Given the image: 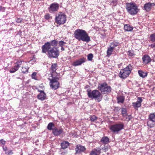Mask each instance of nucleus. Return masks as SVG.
I'll list each match as a JSON object with an SVG mask.
<instances>
[{
	"label": "nucleus",
	"mask_w": 155,
	"mask_h": 155,
	"mask_svg": "<svg viewBox=\"0 0 155 155\" xmlns=\"http://www.w3.org/2000/svg\"><path fill=\"white\" fill-rule=\"evenodd\" d=\"M74 35L75 38L79 41H82L88 43L91 41L90 37L84 30L77 29L74 31Z\"/></svg>",
	"instance_id": "f257e3e1"
},
{
	"label": "nucleus",
	"mask_w": 155,
	"mask_h": 155,
	"mask_svg": "<svg viewBox=\"0 0 155 155\" xmlns=\"http://www.w3.org/2000/svg\"><path fill=\"white\" fill-rule=\"evenodd\" d=\"M117 100L118 103H123L124 101V98L123 96H120L117 97Z\"/></svg>",
	"instance_id": "c85d7f7f"
},
{
	"label": "nucleus",
	"mask_w": 155,
	"mask_h": 155,
	"mask_svg": "<svg viewBox=\"0 0 155 155\" xmlns=\"http://www.w3.org/2000/svg\"><path fill=\"white\" fill-rule=\"evenodd\" d=\"M57 64H54L51 66V69L52 72H54L57 70L56 67Z\"/></svg>",
	"instance_id": "2f4dec72"
},
{
	"label": "nucleus",
	"mask_w": 155,
	"mask_h": 155,
	"mask_svg": "<svg viewBox=\"0 0 155 155\" xmlns=\"http://www.w3.org/2000/svg\"><path fill=\"white\" fill-rule=\"evenodd\" d=\"M149 120L155 121V114L154 113H151L149 116Z\"/></svg>",
	"instance_id": "bb28decb"
},
{
	"label": "nucleus",
	"mask_w": 155,
	"mask_h": 155,
	"mask_svg": "<svg viewBox=\"0 0 155 155\" xmlns=\"http://www.w3.org/2000/svg\"><path fill=\"white\" fill-rule=\"evenodd\" d=\"M114 50V49L110 47V48H108L107 51V55H110L111 54L112 52Z\"/></svg>",
	"instance_id": "7c9ffc66"
},
{
	"label": "nucleus",
	"mask_w": 155,
	"mask_h": 155,
	"mask_svg": "<svg viewBox=\"0 0 155 155\" xmlns=\"http://www.w3.org/2000/svg\"><path fill=\"white\" fill-rule=\"evenodd\" d=\"M124 127V125L123 124H117L111 125L110 129L112 132L117 134L123 129Z\"/></svg>",
	"instance_id": "1a4fd4ad"
},
{
	"label": "nucleus",
	"mask_w": 155,
	"mask_h": 155,
	"mask_svg": "<svg viewBox=\"0 0 155 155\" xmlns=\"http://www.w3.org/2000/svg\"><path fill=\"white\" fill-rule=\"evenodd\" d=\"M86 150V148L84 146L80 145H78L77 146L75 149L76 153H79L81 152L84 151Z\"/></svg>",
	"instance_id": "4468645a"
},
{
	"label": "nucleus",
	"mask_w": 155,
	"mask_h": 155,
	"mask_svg": "<svg viewBox=\"0 0 155 155\" xmlns=\"http://www.w3.org/2000/svg\"><path fill=\"white\" fill-rule=\"evenodd\" d=\"M5 154H12L13 153L12 151L11 150H10L8 151H7V152H5Z\"/></svg>",
	"instance_id": "79ce46f5"
},
{
	"label": "nucleus",
	"mask_w": 155,
	"mask_h": 155,
	"mask_svg": "<svg viewBox=\"0 0 155 155\" xmlns=\"http://www.w3.org/2000/svg\"><path fill=\"white\" fill-rule=\"evenodd\" d=\"M55 127L54 124L52 122H51L48 124L47 129L49 130H53V128Z\"/></svg>",
	"instance_id": "a878e982"
},
{
	"label": "nucleus",
	"mask_w": 155,
	"mask_h": 155,
	"mask_svg": "<svg viewBox=\"0 0 155 155\" xmlns=\"http://www.w3.org/2000/svg\"><path fill=\"white\" fill-rule=\"evenodd\" d=\"M0 141L1 143L3 145H4L5 143V141L2 139H1L0 140Z\"/></svg>",
	"instance_id": "c03bdc74"
},
{
	"label": "nucleus",
	"mask_w": 155,
	"mask_h": 155,
	"mask_svg": "<svg viewBox=\"0 0 155 155\" xmlns=\"http://www.w3.org/2000/svg\"><path fill=\"white\" fill-rule=\"evenodd\" d=\"M99 89L101 92L104 94H107L110 93L111 90V88L107 85L106 83H102L98 86Z\"/></svg>",
	"instance_id": "6e6552de"
},
{
	"label": "nucleus",
	"mask_w": 155,
	"mask_h": 155,
	"mask_svg": "<svg viewBox=\"0 0 155 155\" xmlns=\"http://www.w3.org/2000/svg\"><path fill=\"white\" fill-rule=\"evenodd\" d=\"M110 146L107 145H104V147L102 148V150L104 152H106L110 148Z\"/></svg>",
	"instance_id": "72a5a7b5"
},
{
	"label": "nucleus",
	"mask_w": 155,
	"mask_h": 155,
	"mask_svg": "<svg viewBox=\"0 0 155 155\" xmlns=\"http://www.w3.org/2000/svg\"><path fill=\"white\" fill-rule=\"evenodd\" d=\"M55 20L56 23L59 25L63 24L66 21V15L61 12L56 15Z\"/></svg>",
	"instance_id": "423d86ee"
},
{
	"label": "nucleus",
	"mask_w": 155,
	"mask_h": 155,
	"mask_svg": "<svg viewBox=\"0 0 155 155\" xmlns=\"http://www.w3.org/2000/svg\"><path fill=\"white\" fill-rule=\"evenodd\" d=\"M97 118L95 115H93L92 116L90 120L91 121H94L96 120H97Z\"/></svg>",
	"instance_id": "ea45409f"
},
{
	"label": "nucleus",
	"mask_w": 155,
	"mask_h": 155,
	"mask_svg": "<svg viewBox=\"0 0 155 155\" xmlns=\"http://www.w3.org/2000/svg\"><path fill=\"white\" fill-rule=\"evenodd\" d=\"M150 39L152 42H154L155 41V33L151 34L150 35Z\"/></svg>",
	"instance_id": "473e14b6"
},
{
	"label": "nucleus",
	"mask_w": 155,
	"mask_h": 155,
	"mask_svg": "<svg viewBox=\"0 0 155 155\" xmlns=\"http://www.w3.org/2000/svg\"><path fill=\"white\" fill-rule=\"evenodd\" d=\"M37 73L35 72H33L31 75V77L32 79H33L35 80H37V78H36Z\"/></svg>",
	"instance_id": "4c0bfd02"
},
{
	"label": "nucleus",
	"mask_w": 155,
	"mask_h": 155,
	"mask_svg": "<svg viewBox=\"0 0 155 155\" xmlns=\"http://www.w3.org/2000/svg\"><path fill=\"white\" fill-rule=\"evenodd\" d=\"M132 69V66L131 64H129L126 68L121 70L119 74V77L123 79L126 78L130 73Z\"/></svg>",
	"instance_id": "39448f33"
},
{
	"label": "nucleus",
	"mask_w": 155,
	"mask_h": 155,
	"mask_svg": "<svg viewBox=\"0 0 155 155\" xmlns=\"http://www.w3.org/2000/svg\"><path fill=\"white\" fill-rule=\"evenodd\" d=\"M87 92L89 98L92 99H94L98 102L100 101L102 98L101 93L97 90H95L92 91L91 90H87Z\"/></svg>",
	"instance_id": "7ed1b4c3"
},
{
	"label": "nucleus",
	"mask_w": 155,
	"mask_h": 155,
	"mask_svg": "<svg viewBox=\"0 0 155 155\" xmlns=\"http://www.w3.org/2000/svg\"><path fill=\"white\" fill-rule=\"evenodd\" d=\"M124 28L125 31H130L133 29V28L129 24L125 25H124Z\"/></svg>",
	"instance_id": "5701e85b"
},
{
	"label": "nucleus",
	"mask_w": 155,
	"mask_h": 155,
	"mask_svg": "<svg viewBox=\"0 0 155 155\" xmlns=\"http://www.w3.org/2000/svg\"><path fill=\"white\" fill-rule=\"evenodd\" d=\"M22 72L24 73H25L28 72V69L27 67H22Z\"/></svg>",
	"instance_id": "f704fd0d"
},
{
	"label": "nucleus",
	"mask_w": 155,
	"mask_h": 155,
	"mask_svg": "<svg viewBox=\"0 0 155 155\" xmlns=\"http://www.w3.org/2000/svg\"><path fill=\"white\" fill-rule=\"evenodd\" d=\"M147 125L150 127H153L155 126V121L148 120L147 122Z\"/></svg>",
	"instance_id": "b1692460"
},
{
	"label": "nucleus",
	"mask_w": 155,
	"mask_h": 155,
	"mask_svg": "<svg viewBox=\"0 0 155 155\" xmlns=\"http://www.w3.org/2000/svg\"><path fill=\"white\" fill-rule=\"evenodd\" d=\"M128 55L130 56H132L134 55V53L133 50H130L128 52Z\"/></svg>",
	"instance_id": "58836bf2"
},
{
	"label": "nucleus",
	"mask_w": 155,
	"mask_h": 155,
	"mask_svg": "<svg viewBox=\"0 0 155 155\" xmlns=\"http://www.w3.org/2000/svg\"><path fill=\"white\" fill-rule=\"evenodd\" d=\"M126 9L128 13L132 15L137 14L140 10L138 8V6L135 3H127Z\"/></svg>",
	"instance_id": "f03ea898"
},
{
	"label": "nucleus",
	"mask_w": 155,
	"mask_h": 155,
	"mask_svg": "<svg viewBox=\"0 0 155 155\" xmlns=\"http://www.w3.org/2000/svg\"><path fill=\"white\" fill-rule=\"evenodd\" d=\"M59 8V5L58 4L54 3L51 4L48 8V10L50 13H54L55 12L58 11Z\"/></svg>",
	"instance_id": "f8f14e48"
},
{
	"label": "nucleus",
	"mask_w": 155,
	"mask_h": 155,
	"mask_svg": "<svg viewBox=\"0 0 155 155\" xmlns=\"http://www.w3.org/2000/svg\"><path fill=\"white\" fill-rule=\"evenodd\" d=\"M61 47V50L62 51H64L65 49L63 47V46H62V47Z\"/></svg>",
	"instance_id": "de8ad7c7"
},
{
	"label": "nucleus",
	"mask_w": 155,
	"mask_h": 155,
	"mask_svg": "<svg viewBox=\"0 0 155 155\" xmlns=\"http://www.w3.org/2000/svg\"><path fill=\"white\" fill-rule=\"evenodd\" d=\"M58 42V41L56 40H54L50 42L45 43V44L43 45L42 48H43V51L45 52L49 48H52L51 46L54 47L57 46Z\"/></svg>",
	"instance_id": "0eeeda50"
},
{
	"label": "nucleus",
	"mask_w": 155,
	"mask_h": 155,
	"mask_svg": "<svg viewBox=\"0 0 155 155\" xmlns=\"http://www.w3.org/2000/svg\"><path fill=\"white\" fill-rule=\"evenodd\" d=\"M86 60V58H81L74 62V65L77 66L80 65L82 63L85 62Z\"/></svg>",
	"instance_id": "dca6fc26"
},
{
	"label": "nucleus",
	"mask_w": 155,
	"mask_h": 155,
	"mask_svg": "<svg viewBox=\"0 0 155 155\" xmlns=\"http://www.w3.org/2000/svg\"><path fill=\"white\" fill-rule=\"evenodd\" d=\"M121 113L123 116L124 117H126L127 116V109L124 108H121Z\"/></svg>",
	"instance_id": "cd10ccee"
},
{
	"label": "nucleus",
	"mask_w": 155,
	"mask_h": 155,
	"mask_svg": "<svg viewBox=\"0 0 155 155\" xmlns=\"http://www.w3.org/2000/svg\"><path fill=\"white\" fill-rule=\"evenodd\" d=\"M142 60L143 62L145 64H147L151 61L150 57L147 55H144L143 58Z\"/></svg>",
	"instance_id": "6ab92c4d"
},
{
	"label": "nucleus",
	"mask_w": 155,
	"mask_h": 155,
	"mask_svg": "<svg viewBox=\"0 0 155 155\" xmlns=\"http://www.w3.org/2000/svg\"><path fill=\"white\" fill-rule=\"evenodd\" d=\"M138 73L140 76L143 78L146 77L147 75V72L141 70H138Z\"/></svg>",
	"instance_id": "4be33fe9"
},
{
	"label": "nucleus",
	"mask_w": 155,
	"mask_h": 155,
	"mask_svg": "<svg viewBox=\"0 0 155 155\" xmlns=\"http://www.w3.org/2000/svg\"><path fill=\"white\" fill-rule=\"evenodd\" d=\"M101 149L100 148L94 149L91 151L90 153V155H99L101 153Z\"/></svg>",
	"instance_id": "a211bd4d"
},
{
	"label": "nucleus",
	"mask_w": 155,
	"mask_h": 155,
	"mask_svg": "<svg viewBox=\"0 0 155 155\" xmlns=\"http://www.w3.org/2000/svg\"><path fill=\"white\" fill-rule=\"evenodd\" d=\"M130 120V117L129 116H127L125 119V120L127 121H128Z\"/></svg>",
	"instance_id": "a18cd8bd"
},
{
	"label": "nucleus",
	"mask_w": 155,
	"mask_h": 155,
	"mask_svg": "<svg viewBox=\"0 0 155 155\" xmlns=\"http://www.w3.org/2000/svg\"><path fill=\"white\" fill-rule=\"evenodd\" d=\"M119 43L118 42H112L110 43V47L114 49V48L119 45Z\"/></svg>",
	"instance_id": "c756f323"
},
{
	"label": "nucleus",
	"mask_w": 155,
	"mask_h": 155,
	"mask_svg": "<svg viewBox=\"0 0 155 155\" xmlns=\"http://www.w3.org/2000/svg\"><path fill=\"white\" fill-rule=\"evenodd\" d=\"M3 150H4L6 152H7V147H3Z\"/></svg>",
	"instance_id": "49530a36"
},
{
	"label": "nucleus",
	"mask_w": 155,
	"mask_h": 155,
	"mask_svg": "<svg viewBox=\"0 0 155 155\" xmlns=\"http://www.w3.org/2000/svg\"><path fill=\"white\" fill-rule=\"evenodd\" d=\"M142 102V99L140 97L137 98V101L136 102L132 103V105L134 108H138L141 106V103Z\"/></svg>",
	"instance_id": "ddd939ff"
},
{
	"label": "nucleus",
	"mask_w": 155,
	"mask_h": 155,
	"mask_svg": "<svg viewBox=\"0 0 155 155\" xmlns=\"http://www.w3.org/2000/svg\"><path fill=\"white\" fill-rule=\"evenodd\" d=\"M22 19L20 18H17L16 19V22L18 23H21V21Z\"/></svg>",
	"instance_id": "37998d69"
},
{
	"label": "nucleus",
	"mask_w": 155,
	"mask_h": 155,
	"mask_svg": "<svg viewBox=\"0 0 155 155\" xmlns=\"http://www.w3.org/2000/svg\"><path fill=\"white\" fill-rule=\"evenodd\" d=\"M64 152H62V153H61V154L62 155H64V154H64Z\"/></svg>",
	"instance_id": "8fccbe9b"
},
{
	"label": "nucleus",
	"mask_w": 155,
	"mask_h": 155,
	"mask_svg": "<svg viewBox=\"0 0 155 155\" xmlns=\"http://www.w3.org/2000/svg\"><path fill=\"white\" fill-rule=\"evenodd\" d=\"M65 43H66L65 42H64V41H59V42L58 43L60 47L63 46L65 45Z\"/></svg>",
	"instance_id": "e433bc0d"
},
{
	"label": "nucleus",
	"mask_w": 155,
	"mask_h": 155,
	"mask_svg": "<svg viewBox=\"0 0 155 155\" xmlns=\"http://www.w3.org/2000/svg\"><path fill=\"white\" fill-rule=\"evenodd\" d=\"M2 7L0 6V11H1L2 10Z\"/></svg>",
	"instance_id": "09e8293b"
},
{
	"label": "nucleus",
	"mask_w": 155,
	"mask_h": 155,
	"mask_svg": "<svg viewBox=\"0 0 155 155\" xmlns=\"http://www.w3.org/2000/svg\"><path fill=\"white\" fill-rule=\"evenodd\" d=\"M38 91L40 92L39 94L37 96V98L39 100L43 101L45 99L46 97V94L43 91Z\"/></svg>",
	"instance_id": "f3484780"
},
{
	"label": "nucleus",
	"mask_w": 155,
	"mask_h": 155,
	"mask_svg": "<svg viewBox=\"0 0 155 155\" xmlns=\"http://www.w3.org/2000/svg\"><path fill=\"white\" fill-rule=\"evenodd\" d=\"M69 143L67 141H64L61 144V147L63 149L67 148L69 145Z\"/></svg>",
	"instance_id": "393cba45"
},
{
	"label": "nucleus",
	"mask_w": 155,
	"mask_h": 155,
	"mask_svg": "<svg viewBox=\"0 0 155 155\" xmlns=\"http://www.w3.org/2000/svg\"><path fill=\"white\" fill-rule=\"evenodd\" d=\"M45 18L47 20H48L51 18L50 15L49 14H46L44 16Z\"/></svg>",
	"instance_id": "a19ab883"
},
{
	"label": "nucleus",
	"mask_w": 155,
	"mask_h": 155,
	"mask_svg": "<svg viewBox=\"0 0 155 155\" xmlns=\"http://www.w3.org/2000/svg\"><path fill=\"white\" fill-rule=\"evenodd\" d=\"M63 132V130L62 129L55 127L53 129L52 133L55 136H56L60 134Z\"/></svg>",
	"instance_id": "2eb2a0df"
},
{
	"label": "nucleus",
	"mask_w": 155,
	"mask_h": 155,
	"mask_svg": "<svg viewBox=\"0 0 155 155\" xmlns=\"http://www.w3.org/2000/svg\"><path fill=\"white\" fill-rule=\"evenodd\" d=\"M152 5H155L153 3H151L150 2L145 4L144 6V9L147 11H149L150 10L151 8Z\"/></svg>",
	"instance_id": "aec40b11"
},
{
	"label": "nucleus",
	"mask_w": 155,
	"mask_h": 155,
	"mask_svg": "<svg viewBox=\"0 0 155 155\" xmlns=\"http://www.w3.org/2000/svg\"><path fill=\"white\" fill-rule=\"evenodd\" d=\"M42 52L46 53L48 52V57L50 58H57L59 55L60 52L59 50L57 48L52 47L49 48L46 51L44 52L43 48H42Z\"/></svg>",
	"instance_id": "20e7f679"
},
{
	"label": "nucleus",
	"mask_w": 155,
	"mask_h": 155,
	"mask_svg": "<svg viewBox=\"0 0 155 155\" xmlns=\"http://www.w3.org/2000/svg\"><path fill=\"white\" fill-rule=\"evenodd\" d=\"M101 141L103 144H107L109 142V139L107 137L104 136L101 138Z\"/></svg>",
	"instance_id": "412c9836"
},
{
	"label": "nucleus",
	"mask_w": 155,
	"mask_h": 155,
	"mask_svg": "<svg viewBox=\"0 0 155 155\" xmlns=\"http://www.w3.org/2000/svg\"><path fill=\"white\" fill-rule=\"evenodd\" d=\"M58 79L56 77L53 78L52 79H49L50 87L54 90H56L59 87V83L58 81Z\"/></svg>",
	"instance_id": "9d476101"
},
{
	"label": "nucleus",
	"mask_w": 155,
	"mask_h": 155,
	"mask_svg": "<svg viewBox=\"0 0 155 155\" xmlns=\"http://www.w3.org/2000/svg\"><path fill=\"white\" fill-rule=\"evenodd\" d=\"M24 64L25 62L24 61H17L15 63V65L9 70L10 72L12 73H15L18 70L22 64Z\"/></svg>",
	"instance_id": "9b49d317"
},
{
	"label": "nucleus",
	"mask_w": 155,
	"mask_h": 155,
	"mask_svg": "<svg viewBox=\"0 0 155 155\" xmlns=\"http://www.w3.org/2000/svg\"><path fill=\"white\" fill-rule=\"evenodd\" d=\"M93 57V55L92 54H90L87 55V59L89 61H91Z\"/></svg>",
	"instance_id": "c9c22d12"
}]
</instances>
